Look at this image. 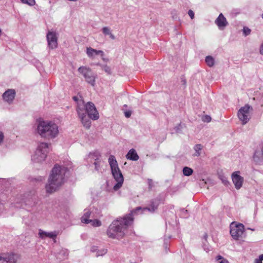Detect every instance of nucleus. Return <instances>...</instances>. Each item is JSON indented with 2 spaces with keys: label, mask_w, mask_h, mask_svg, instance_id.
<instances>
[{
  "label": "nucleus",
  "mask_w": 263,
  "mask_h": 263,
  "mask_svg": "<svg viewBox=\"0 0 263 263\" xmlns=\"http://www.w3.org/2000/svg\"><path fill=\"white\" fill-rule=\"evenodd\" d=\"M133 221V213L123 218L114 221L109 227L107 234L111 238L120 239L123 237L127 228Z\"/></svg>",
  "instance_id": "1"
},
{
  "label": "nucleus",
  "mask_w": 263,
  "mask_h": 263,
  "mask_svg": "<svg viewBox=\"0 0 263 263\" xmlns=\"http://www.w3.org/2000/svg\"><path fill=\"white\" fill-rule=\"evenodd\" d=\"M77 111L82 123L87 129H89L91 126L90 119L96 120L99 118V113L95 105L90 102L86 105H84L83 103H79Z\"/></svg>",
  "instance_id": "2"
},
{
  "label": "nucleus",
  "mask_w": 263,
  "mask_h": 263,
  "mask_svg": "<svg viewBox=\"0 0 263 263\" xmlns=\"http://www.w3.org/2000/svg\"><path fill=\"white\" fill-rule=\"evenodd\" d=\"M66 168L55 165L49 177L48 183L46 185V191L48 193L55 192L64 183Z\"/></svg>",
  "instance_id": "3"
},
{
  "label": "nucleus",
  "mask_w": 263,
  "mask_h": 263,
  "mask_svg": "<svg viewBox=\"0 0 263 263\" xmlns=\"http://www.w3.org/2000/svg\"><path fill=\"white\" fill-rule=\"evenodd\" d=\"M36 131L42 138L47 140L53 139L59 134L58 126L55 123L48 121H40Z\"/></svg>",
  "instance_id": "4"
},
{
  "label": "nucleus",
  "mask_w": 263,
  "mask_h": 263,
  "mask_svg": "<svg viewBox=\"0 0 263 263\" xmlns=\"http://www.w3.org/2000/svg\"><path fill=\"white\" fill-rule=\"evenodd\" d=\"M108 162L111 170V173L117 183L114 186V190L117 191L122 185L124 178L122 174L119 169L117 161L114 156L111 155L109 157Z\"/></svg>",
  "instance_id": "5"
},
{
  "label": "nucleus",
  "mask_w": 263,
  "mask_h": 263,
  "mask_svg": "<svg viewBox=\"0 0 263 263\" xmlns=\"http://www.w3.org/2000/svg\"><path fill=\"white\" fill-rule=\"evenodd\" d=\"M48 152L49 145L47 143H41L32 156V160L35 162H42L45 160Z\"/></svg>",
  "instance_id": "6"
},
{
  "label": "nucleus",
  "mask_w": 263,
  "mask_h": 263,
  "mask_svg": "<svg viewBox=\"0 0 263 263\" xmlns=\"http://www.w3.org/2000/svg\"><path fill=\"white\" fill-rule=\"evenodd\" d=\"M78 71L83 75L88 83L92 86L95 85L96 77L89 68L81 66L79 68Z\"/></svg>",
  "instance_id": "7"
},
{
  "label": "nucleus",
  "mask_w": 263,
  "mask_h": 263,
  "mask_svg": "<svg viewBox=\"0 0 263 263\" xmlns=\"http://www.w3.org/2000/svg\"><path fill=\"white\" fill-rule=\"evenodd\" d=\"M252 107L247 104L244 106L241 107L238 111L237 116L239 120L242 122V124H245L249 121L250 116V110H252Z\"/></svg>",
  "instance_id": "8"
},
{
  "label": "nucleus",
  "mask_w": 263,
  "mask_h": 263,
  "mask_svg": "<svg viewBox=\"0 0 263 263\" xmlns=\"http://www.w3.org/2000/svg\"><path fill=\"white\" fill-rule=\"evenodd\" d=\"M245 231L244 226L241 223L232 222L230 225V234L235 240L240 238Z\"/></svg>",
  "instance_id": "9"
},
{
  "label": "nucleus",
  "mask_w": 263,
  "mask_h": 263,
  "mask_svg": "<svg viewBox=\"0 0 263 263\" xmlns=\"http://www.w3.org/2000/svg\"><path fill=\"white\" fill-rule=\"evenodd\" d=\"M47 40L49 48L53 49L57 47L58 37L55 32L49 31L47 34Z\"/></svg>",
  "instance_id": "10"
},
{
  "label": "nucleus",
  "mask_w": 263,
  "mask_h": 263,
  "mask_svg": "<svg viewBox=\"0 0 263 263\" xmlns=\"http://www.w3.org/2000/svg\"><path fill=\"white\" fill-rule=\"evenodd\" d=\"M239 174V171H236L232 174V181L237 190H239L242 187L243 182V178L240 176Z\"/></svg>",
  "instance_id": "11"
},
{
  "label": "nucleus",
  "mask_w": 263,
  "mask_h": 263,
  "mask_svg": "<svg viewBox=\"0 0 263 263\" xmlns=\"http://www.w3.org/2000/svg\"><path fill=\"white\" fill-rule=\"evenodd\" d=\"M15 255L13 254H6L0 256V263H15Z\"/></svg>",
  "instance_id": "12"
},
{
  "label": "nucleus",
  "mask_w": 263,
  "mask_h": 263,
  "mask_svg": "<svg viewBox=\"0 0 263 263\" xmlns=\"http://www.w3.org/2000/svg\"><path fill=\"white\" fill-rule=\"evenodd\" d=\"M58 232L57 231L47 232L41 229L39 231V235L40 238L41 239H45L46 237H49L55 240L58 235Z\"/></svg>",
  "instance_id": "13"
},
{
  "label": "nucleus",
  "mask_w": 263,
  "mask_h": 263,
  "mask_svg": "<svg viewBox=\"0 0 263 263\" xmlns=\"http://www.w3.org/2000/svg\"><path fill=\"white\" fill-rule=\"evenodd\" d=\"M215 23L220 29H224L228 24L226 17L222 13H220L216 20Z\"/></svg>",
  "instance_id": "14"
},
{
  "label": "nucleus",
  "mask_w": 263,
  "mask_h": 263,
  "mask_svg": "<svg viewBox=\"0 0 263 263\" xmlns=\"http://www.w3.org/2000/svg\"><path fill=\"white\" fill-rule=\"evenodd\" d=\"M86 53L88 57L91 59H93L97 55H100L102 57L104 56V52L103 51L97 50L90 47L87 48Z\"/></svg>",
  "instance_id": "15"
},
{
  "label": "nucleus",
  "mask_w": 263,
  "mask_h": 263,
  "mask_svg": "<svg viewBox=\"0 0 263 263\" xmlns=\"http://www.w3.org/2000/svg\"><path fill=\"white\" fill-rule=\"evenodd\" d=\"M15 95V91L14 89H8L3 94L4 100L8 102L11 103L14 99Z\"/></svg>",
  "instance_id": "16"
},
{
  "label": "nucleus",
  "mask_w": 263,
  "mask_h": 263,
  "mask_svg": "<svg viewBox=\"0 0 263 263\" xmlns=\"http://www.w3.org/2000/svg\"><path fill=\"white\" fill-rule=\"evenodd\" d=\"M253 160L256 163H259L263 160V150L261 148L255 151L253 156Z\"/></svg>",
  "instance_id": "17"
},
{
  "label": "nucleus",
  "mask_w": 263,
  "mask_h": 263,
  "mask_svg": "<svg viewBox=\"0 0 263 263\" xmlns=\"http://www.w3.org/2000/svg\"><path fill=\"white\" fill-rule=\"evenodd\" d=\"M126 158L133 161H137L139 159V156L135 149L132 148L127 154Z\"/></svg>",
  "instance_id": "18"
},
{
  "label": "nucleus",
  "mask_w": 263,
  "mask_h": 263,
  "mask_svg": "<svg viewBox=\"0 0 263 263\" xmlns=\"http://www.w3.org/2000/svg\"><path fill=\"white\" fill-rule=\"evenodd\" d=\"M103 34L106 36L108 35L109 38L111 40L115 39V36L112 34L111 29L109 27H104L102 29Z\"/></svg>",
  "instance_id": "19"
},
{
  "label": "nucleus",
  "mask_w": 263,
  "mask_h": 263,
  "mask_svg": "<svg viewBox=\"0 0 263 263\" xmlns=\"http://www.w3.org/2000/svg\"><path fill=\"white\" fill-rule=\"evenodd\" d=\"M158 204L159 203L158 201H153L150 205L144 209V210H147L151 212H153L157 209Z\"/></svg>",
  "instance_id": "20"
},
{
  "label": "nucleus",
  "mask_w": 263,
  "mask_h": 263,
  "mask_svg": "<svg viewBox=\"0 0 263 263\" xmlns=\"http://www.w3.org/2000/svg\"><path fill=\"white\" fill-rule=\"evenodd\" d=\"M90 214L91 212L89 210H85L84 215L81 218V221L83 223H87L90 220L89 218L90 217Z\"/></svg>",
  "instance_id": "21"
},
{
  "label": "nucleus",
  "mask_w": 263,
  "mask_h": 263,
  "mask_svg": "<svg viewBox=\"0 0 263 263\" xmlns=\"http://www.w3.org/2000/svg\"><path fill=\"white\" fill-rule=\"evenodd\" d=\"M100 156L101 155L100 153L96 151L90 153L88 156V158L94 160L95 161H97L99 160Z\"/></svg>",
  "instance_id": "22"
},
{
  "label": "nucleus",
  "mask_w": 263,
  "mask_h": 263,
  "mask_svg": "<svg viewBox=\"0 0 263 263\" xmlns=\"http://www.w3.org/2000/svg\"><path fill=\"white\" fill-rule=\"evenodd\" d=\"M88 223H90L91 226L94 227H100L101 225V221L98 219L89 220L87 224Z\"/></svg>",
  "instance_id": "23"
},
{
  "label": "nucleus",
  "mask_w": 263,
  "mask_h": 263,
  "mask_svg": "<svg viewBox=\"0 0 263 263\" xmlns=\"http://www.w3.org/2000/svg\"><path fill=\"white\" fill-rule=\"evenodd\" d=\"M193 173V170L190 167L185 166L183 169V173L184 175L185 176H190Z\"/></svg>",
  "instance_id": "24"
},
{
  "label": "nucleus",
  "mask_w": 263,
  "mask_h": 263,
  "mask_svg": "<svg viewBox=\"0 0 263 263\" xmlns=\"http://www.w3.org/2000/svg\"><path fill=\"white\" fill-rule=\"evenodd\" d=\"M205 62L209 66L212 67L214 64V59L211 56H207L205 58Z\"/></svg>",
  "instance_id": "25"
},
{
  "label": "nucleus",
  "mask_w": 263,
  "mask_h": 263,
  "mask_svg": "<svg viewBox=\"0 0 263 263\" xmlns=\"http://www.w3.org/2000/svg\"><path fill=\"white\" fill-rule=\"evenodd\" d=\"M202 146L200 144H197L195 146L194 149L196 151L195 155L196 156H199L201 154V150L202 149Z\"/></svg>",
  "instance_id": "26"
},
{
  "label": "nucleus",
  "mask_w": 263,
  "mask_h": 263,
  "mask_svg": "<svg viewBox=\"0 0 263 263\" xmlns=\"http://www.w3.org/2000/svg\"><path fill=\"white\" fill-rule=\"evenodd\" d=\"M216 260L219 263H229V261L220 255H218L216 257Z\"/></svg>",
  "instance_id": "27"
},
{
  "label": "nucleus",
  "mask_w": 263,
  "mask_h": 263,
  "mask_svg": "<svg viewBox=\"0 0 263 263\" xmlns=\"http://www.w3.org/2000/svg\"><path fill=\"white\" fill-rule=\"evenodd\" d=\"M24 3L28 5L29 6H32L35 4V0H21Z\"/></svg>",
  "instance_id": "28"
},
{
  "label": "nucleus",
  "mask_w": 263,
  "mask_h": 263,
  "mask_svg": "<svg viewBox=\"0 0 263 263\" xmlns=\"http://www.w3.org/2000/svg\"><path fill=\"white\" fill-rule=\"evenodd\" d=\"M219 178L224 185H228L229 184V182L227 178L225 176L220 175L219 176Z\"/></svg>",
  "instance_id": "29"
},
{
  "label": "nucleus",
  "mask_w": 263,
  "mask_h": 263,
  "mask_svg": "<svg viewBox=\"0 0 263 263\" xmlns=\"http://www.w3.org/2000/svg\"><path fill=\"white\" fill-rule=\"evenodd\" d=\"M102 68L107 73L110 74L111 73V70L109 66L104 65L103 66Z\"/></svg>",
  "instance_id": "30"
},
{
  "label": "nucleus",
  "mask_w": 263,
  "mask_h": 263,
  "mask_svg": "<svg viewBox=\"0 0 263 263\" xmlns=\"http://www.w3.org/2000/svg\"><path fill=\"white\" fill-rule=\"evenodd\" d=\"M243 31L245 35H247L250 33L251 30L249 28L245 27L243 28Z\"/></svg>",
  "instance_id": "31"
},
{
  "label": "nucleus",
  "mask_w": 263,
  "mask_h": 263,
  "mask_svg": "<svg viewBox=\"0 0 263 263\" xmlns=\"http://www.w3.org/2000/svg\"><path fill=\"white\" fill-rule=\"evenodd\" d=\"M94 165H95V169L98 171L100 167V160L95 161Z\"/></svg>",
  "instance_id": "32"
},
{
  "label": "nucleus",
  "mask_w": 263,
  "mask_h": 263,
  "mask_svg": "<svg viewBox=\"0 0 263 263\" xmlns=\"http://www.w3.org/2000/svg\"><path fill=\"white\" fill-rule=\"evenodd\" d=\"M188 14L191 19H193L194 18V12L192 10H190L188 12Z\"/></svg>",
  "instance_id": "33"
},
{
  "label": "nucleus",
  "mask_w": 263,
  "mask_h": 263,
  "mask_svg": "<svg viewBox=\"0 0 263 263\" xmlns=\"http://www.w3.org/2000/svg\"><path fill=\"white\" fill-rule=\"evenodd\" d=\"M132 112L130 111H126L124 112L125 116L126 118H129L131 116Z\"/></svg>",
  "instance_id": "34"
},
{
  "label": "nucleus",
  "mask_w": 263,
  "mask_h": 263,
  "mask_svg": "<svg viewBox=\"0 0 263 263\" xmlns=\"http://www.w3.org/2000/svg\"><path fill=\"white\" fill-rule=\"evenodd\" d=\"M211 120V118L210 116H206L205 117V119H204V121H206L209 122Z\"/></svg>",
  "instance_id": "35"
},
{
  "label": "nucleus",
  "mask_w": 263,
  "mask_h": 263,
  "mask_svg": "<svg viewBox=\"0 0 263 263\" xmlns=\"http://www.w3.org/2000/svg\"><path fill=\"white\" fill-rule=\"evenodd\" d=\"M61 252L64 255L65 257H67L68 253H67V251L66 250H63L61 251Z\"/></svg>",
  "instance_id": "36"
},
{
  "label": "nucleus",
  "mask_w": 263,
  "mask_h": 263,
  "mask_svg": "<svg viewBox=\"0 0 263 263\" xmlns=\"http://www.w3.org/2000/svg\"><path fill=\"white\" fill-rule=\"evenodd\" d=\"M4 139V135L3 133L0 132V143L3 141Z\"/></svg>",
  "instance_id": "37"
},
{
  "label": "nucleus",
  "mask_w": 263,
  "mask_h": 263,
  "mask_svg": "<svg viewBox=\"0 0 263 263\" xmlns=\"http://www.w3.org/2000/svg\"><path fill=\"white\" fill-rule=\"evenodd\" d=\"M260 53L263 55V43L261 44L260 47Z\"/></svg>",
  "instance_id": "38"
},
{
  "label": "nucleus",
  "mask_w": 263,
  "mask_h": 263,
  "mask_svg": "<svg viewBox=\"0 0 263 263\" xmlns=\"http://www.w3.org/2000/svg\"><path fill=\"white\" fill-rule=\"evenodd\" d=\"M255 263H262V261L260 260V259H259L258 258L256 259L255 260Z\"/></svg>",
  "instance_id": "39"
},
{
  "label": "nucleus",
  "mask_w": 263,
  "mask_h": 263,
  "mask_svg": "<svg viewBox=\"0 0 263 263\" xmlns=\"http://www.w3.org/2000/svg\"><path fill=\"white\" fill-rule=\"evenodd\" d=\"M258 259H260L261 261H262L263 260V254L259 256Z\"/></svg>",
  "instance_id": "40"
},
{
  "label": "nucleus",
  "mask_w": 263,
  "mask_h": 263,
  "mask_svg": "<svg viewBox=\"0 0 263 263\" xmlns=\"http://www.w3.org/2000/svg\"><path fill=\"white\" fill-rule=\"evenodd\" d=\"M148 182H149V185H151L152 184L151 182H152V181L151 180H149Z\"/></svg>",
  "instance_id": "41"
},
{
  "label": "nucleus",
  "mask_w": 263,
  "mask_h": 263,
  "mask_svg": "<svg viewBox=\"0 0 263 263\" xmlns=\"http://www.w3.org/2000/svg\"><path fill=\"white\" fill-rule=\"evenodd\" d=\"M140 209H141V208H137L136 209V211L139 210H140Z\"/></svg>",
  "instance_id": "42"
},
{
  "label": "nucleus",
  "mask_w": 263,
  "mask_h": 263,
  "mask_svg": "<svg viewBox=\"0 0 263 263\" xmlns=\"http://www.w3.org/2000/svg\"><path fill=\"white\" fill-rule=\"evenodd\" d=\"M73 99H74V100H76V97H73Z\"/></svg>",
  "instance_id": "43"
},
{
  "label": "nucleus",
  "mask_w": 263,
  "mask_h": 263,
  "mask_svg": "<svg viewBox=\"0 0 263 263\" xmlns=\"http://www.w3.org/2000/svg\"><path fill=\"white\" fill-rule=\"evenodd\" d=\"M262 18H263V14H262Z\"/></svg>",
  "instance_id": "44"
},
{
  "label": "nucleus",
  "mask_w": 263,
  "mask_h": 263,
  "mask_svg": "<svg viewBox=\"0 0 263 263\" xmlns=\"http://www.w3.org/2000/svg\"><path fill=\"white\" fill-rule=\"evenodd\" d=\"M261 149L263 150V146H262V147L261 148Z\"/></svg>",
  "instance_id": "45"
}]
</instances>
